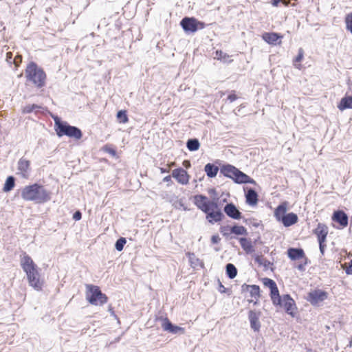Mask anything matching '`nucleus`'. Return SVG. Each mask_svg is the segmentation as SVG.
<instances>
[{
	"mask_svg": "<svg viewBox=\"0 0 352 352\" xmlns=\"http://www.w3.org/2000/svg\"><path fill=\"white\" fill-rule=\"evenodd\" d=\"M108 311H109V313L111 314V316H113V317L117 318V316L115 314V311L113 310V307L111 305L109 306Z\"/></svg>",
	"mask_w": 352,
	"mask_h": 352,
	"instance_id": "obj_57",
	"label": "nucleus"
},
{
	"mask_svg": "<svg viewBox=\"0 0 352 352\" xmlns=\"http://www.w3.org/2000/svg\"><path fill=\"white\" fill-rule=\"evenodd\" d=\"M179 25L186 34H195L198 30H203L206 26V24L204 21H199L193 16L184 17L180 21Z\"/></svg>",
	"mask_w": 352,
	"mask_h": 352,
	"instance_id": "obj_6",
	"label": "nucleus"
},
{
	"mask_svg": "<svg viewBox=\"0 0 352 352\" xmlns=\"http://www.w3.org/2000/svg\"><path fill=\"white\" fill-rule=\"evenodd\" d=\"M60 129L57 131V136L61 138L63 136H67L75 140H80L82 137V132L80 129L76 126L70 125L67 122H65L63 125L59 126Z\"/></svg>",
	"mask_w": 352,
	"mask_h": 352,
	"instance_id": "obj_8",
	"label": "nucleus"
},
{
	"mask_svg": "<svg viewBox=\"0 0 352 352\" xmlns=\"http://www.w3.org/2000/svg\"><path fill=\"white\" fill-rule=\"evenodd\" d=\"M328 232V227L322 223H318L313 230V233L317 236L318 242H325Z\"/></svg>",
	"mask_w": 352,
	"mask_h": 352,
	"instance_id": "obj_19",
	"label": "nucleus"
},
{
	"mask_svg": "<svg viewBox=\"0 0 352 352\" xmlns=\"http://www.w3.org/2000/svg\"><path fill=\"white\" fill-rule=\"evenodd\" d=\"M280 2H281V0H272L271 1V4L274 7H277Z\"/></svg>",
	"mask_w": 352,
	"mask_h": 352,
	"instance_id": "obj_58",
	"label": "nucleus"
},
{
	"mask_svg": "<svg viewBox=\"0 0 352 352\" xmlns=\"http://www.w3.org/2000/svg\"><path fill=\"white\" fill-rule=\"evenodd\" d=\"M30 162L28 160L21 158L18 162V170L21 172L23 177H26L30 169Z\"/></svg>",
	"mask_w": 352,
	"mask_h": 352,
	"instance_id": "obj_27",
	"label": "nucleus"
},
{
	"mask_svg": "<svg viewBox=\"0 0 352 352\" xmlns=\"http://www.w3.org/2000/svg\"><path fill=\"white\" fill-rule=\"evenodd\" d=\"M283 35L278 32H266L261 35L262 39L271 45H276L281 43Z\"/></svg>",
	"mask_w": 352,
	"mask_h": 352,
	"instance_id": "obj_15",
	"label": "nucleus"
},
{
	"mask_svg": "<svg viewBox=\"0 0 352 352\" xmlns=\"http://www.w3.org/2000/svg\"><path fill=\"white\" fill-rule=\"evenodd\" d=\"M172 177L175 178L179 184L182 185L188 184L190 179L188 172L182 167L174 169L172 172Z\"/></svg>",
	"mask_w": 352,
	"mask_h": 352,
	"instance_id": "obj_16",
	"label": "nucleus"
},
{
	"mask_svg": "<svg viewBox=\"0 0 352 352\" xmlns=\"http://www.w3.org/2000/svg\"><path fill=\"white\" fill-rule=\"evenodd\" d=\"M86 300L95 306H102L108 301V296L102 292L100 287L94 285H86Z\"/></svg>",
	"mask_w": 352,
	"mask_h": 352,
	"instance_id": "obj_5",
	"label": "nucleus"
},
{
	"mask_svg": "<svg viewBox=\"0 0 352 352\" xmlns=\"http://www.w3.org/2000/svg\"><path fill=\"white\" fill-rule=\"evenodd\" d=\"M72 218L76 221H80L82 219V212L80 210L75 211Z\"/></svg>",
	"mask_w": 352,
	"mask_h": 352,
	"instance_id": "obj_44",
	"label": "nucleus"
},
{
	"mask_svg": "<svg viewBox=\"0 0 352 352\" xmlns=\"http://www.w3.org/2000/svg\"><path fill=\"white\" fill-rule=\"evenodd\" d=\"M263 285L270 289V296L272 304H278L280 298V292L276 282L270 278H262Z\"/></svg>",
	"mask_w": 352,
	"mask_h": 352,
	"instance_id": "obj_11",
	"label": "nucleus"
},
{
	"mask_svg": "<svg viewBox=\"0 0 352 352\" xmlns=\"http://www.w3.org/2000/svg\"><path fill=\"white\" fill-rule=\"evenodd\" d=\"M303 261L302 262L305 266L311 263V261L306 256L305 254V257L302 258Z\"/></svg>",
	"mask_w": 352,
	"mask_h": 352,
	"instance_id": "obj_56",
	"label": "nucleus"
},
{
	"mask_svg": "<svg viewBox=\"0 0 352 352\" xmlns=\"http://www.w3.org/2000/svg\"><path fill=\"white\" fill-rule=\"evenodd\" d=\"M253 257L254 261L257 263L258 265H261L263 264V258L261 255L254 254Z\"/></svg>",
	"mask_w": 352,
	"mask_h": 352,
	"instance_id": "obj_45",
	"label": "nucleus"
},
{
	"mask_svg": "<svg viewBox=\"0 0 352 352\" xmlns=\"http://www.w3.org/2000/svg\"><path fill=\"white\" fill-rule=\"evenodd\" d=\"M102 151L109 153L112 157L117 156V151L116 150L113 148L111 146L106 144L102 147Z\"/></svg>",
	"mask_w": 352,
	"mask_h": 352,
	"instance_id": "obj_39",
	"label": "nucleus"
},
{
	"mask_svg": "<svg viewBox=\"0 0 352 352\" xmlns=\"http://www.w3.org/2000/svg\"><path fill=\"white\" fill-rule=\"evenodd\" d=\"M208 193L212 197V200H214V199H215L214 200L216 201V203L217 204H219L220 197H219L216 189L215 188L209 189Z\"/></svg>",
	"mask_w": 352,
	"mask_h": 352,
	"instance_id": "obj_42",
	"label": "nucleus"
},
{
	"mask_svg": "<svg viewBox=\"0 0 352 352\" xmlns=\"http://www.w3.org/2000/svg\"><path fill=\"white\" fill-rule=\"evenodd\" d=\"M216 164L221 165L220 160H217L214 163H208L204 166V171L208 178H214L217 176L219 170L220 171V166Z\"/></svg>",
	"mask_w": 352,
	"mask_h": 352,
	"instance_id": "obj_20",
	"label": "nucleus"
},
{
	"mask_svg": "<svg viewBox=\"0 0 352 352\" xmlns=\"http://www.w3.org/2000/svg\"><path fill=\"white\" fill-rule=\"evenodd\" d=\"M220 232L223 236L226 237L227 240H231L234 239V236H232L231 233V226H223L220 228Z\"/></svg>",
	"mask_w": 352,
	"mask_h": 352,
	"instance_id": "obj_34",
	"label": "nucleus"
},
{
	"mask_svg": "<svg viewBox=\"0 0 352 352\" xmlns=\"http://www.w3.org/2000/svg\"><path fill=\"white\" fill-rule=\"evenodd\" d=\"M117 243H125L126 242V239L124 237L120 236L119 239H117L116 241Z\"/></svg>",
	"mask_w": 352,
	"mask_h": 352,
	"instance_id": "obj_61",
	"label": "nucleus"
},
{
	"mask_svg": "<svg viewBox=\"0 0 352 352\" xmlns=\"http://www.w3.org/2000/svg\"><path fill=\"white\" fill-rule=\"evenodd\" d=\"M328 298V293L320 289H316L308 293L307 300L311 303V305L316 306L320 302H323Z\"/></svg>",
	"mask_w": 352,
	"mask_h": 352,
	"instance_id": "obj_12",
	"label": "nucleus"
},
{
	"mask_svg": "<svg viewBox=\"0 0 352 352\" xmlns=\"http://www.w3.org/2000/svg\"><path fill=\"white\" fill-rule=\"evenodd\" d=\"M303 58V51L302 49H300L298 51V55L295 57L294 61V62H300Z\"/></svg>",
	"mask_w": 352,
	"mask_h": 352,
	"instance_id": "obj_46",
	"label": "nucleus"
},
{
	"mask_svg": "<svg viewBox=\"0 0 352 352\" xmlns=\"http://www.w3.org/2000/svg\"><path fill=\"white\" fill-rule=\"evenodd\" d=\"M250 287H251V285H248L246 283H243L241 287V294L249 292Z\"/></svg>",
	"mask_w": 352,
	"mask_h": 352,
	"instance_id": "obj_47",
	"label": "nucleus"
},
{
	"mask_svg": "<svg viewBox=\"0 0 352 352\" xmlns=\"http://www.w3.org/2000/svg\"><path fill=\"white\" fill-rule=\"evenodd\" d=\"M186 144L188 150L192 152L198 151L200 147L199 140L196 138L188 139Z\"/></svg>",
	"mask_w": 352,
	"mask_h": 352,
	"instance_id": "obj_30",
	"label": "nucleus"
},
{
	"mask_svg": "<svg viewBox=\"0 0 352 352\" xmlns=\"http://www.w3.org/2000/svg\"><path fill=\"white\" fill-rule=\"evenodd\" d=\"M52 117L54 121V131L56 134L60 129L59 126L63 125L66 121L62 120L58 116H52Z\"/></svg>",
	"mask_w": 352,
	"mask_h": 352,
	"instance_id": "obj_37",
	"label": "nucleus"
},
{
	"mask_svg": "<svg viewBox=\"0 0 352 352\" xmlns=\"http://www.w3.org/2000/svg\"><path fill=\"white\" fill-rule=\"evenodd\" d=\"M249 292L250 296L252 298H261V289L257 285H251Z\"/></svg>",
	"mask_w": 352,
	"mask_h": 352,
	"instance_id": "obj_36",
	"label": "nucleus"
},
{
	"mask_svg": "<svg viewBox=\"0 0 352 352\" xmlns=\"http://www.w3.org/2000/svg\"><path fill=\"white\" fill-rule=\"evenodd\" d=\"M239 242H251L250 240H248L246 237H241L239 239Z\"/></svg>",
	"mask_w": 352,
	"mask_h": 352,
	"instance_id": "obj_63",
	"label": "nucleus"
},
{
	"mask_svg": "<svg viewBox=\"0 0 352 352\" xmlns=\"http://www.w3.org/2000/svg\"><path fill=\"white\" fill-rule=\"evenodd\" d=\"M238 98V96L236 94V91L234 90H232L229 95L227 97L226 100L229 101L230 102H232L235 101Z\"/></svg>",
	"mask_w": 352,
	"mask_h": 352,
	"instance_id": "obj_43",
	"label": "nucleus"
},
{
	"mask_svg": "<svg viewBox=\"0 0 352 352\" xmlns=\"http://www.w3.org/2000/svg\"><path fill=\"white\" fill-rule=\"evenodd\" d=\"M256 298L255 300H254L252 299H250V300H248V302L249 303H253L254 305H258V302H259V300H258L259 298Z\"/></svg>",
	"mask_w": 352,
	"mask_h": 352,
	"instance_id": "obj_59",
	"label": "nucleus"
},
{
	"mask_svg": "<svg viewBox=\"0 0 352 352\" xmlns=\"http://www.w3.org/2000/svg\"><path fill=\"white\" fill-rule=\"evenodd\" d=\"M346 29L352 34V12L345 16Z\"/></svg>",
	"mask_w": 352,
	"mask_h": 352,
	"instance_id": "obj_38",
	"label": "nucleus"
},
{
	"mask_svg": "<svg viewBox=\"0 0 352 352\" xmlns=\"http://www.w3.org/2000/svg\"><path fill=\"white\" fill-rule=\"evenodd\" d=\"M25 74L26 80L33 83L38 89L45 86L46 74L35 62L31 61L28 64Z\"/></svg>",
	"mask_w": 352,
	"mask_h": 352,
	"instance_id": "obj_4",
	"label": "nucleus"
},
{
	"mask_svg": "<svg viewBox=\"0 0 352 352\" xmlns=\"http://www.w3.org/2000/svg\"><path fill=\"white\" fill-rule=\"evenodd\" d=\"M125 244L126 243H115V248L118 251L120 252L124 249Z\"/></svg>",
	"mask_w": 352,
	"mask_h": 352,
	"instance_id": "obj_53",
	"label": "nucleus"
},
{
	"mask_svg": "<svg viewBox=\"0 0 352 352\" xmlns=\"http://www.w3.org/2000/svg\"><path fill=\"white\" fill-rule=\"evenodd\" d=\"M243 250L246 254H251L254 252L253 243H240Z\"/></svg>",
	"mask_w": 352,
	"mask_h": 352,
	"instance_id": "obj_40",
	"label": "nucleus"
},
{
	"mask_svg": "<svg viewBox=\"0 0 352 352\" xmlns=\"http://www.w3.org/2000/svg\"><path fill=\"white\" fill-rule=\"evenodd\" d=\"M223 211L228 217L232 219L239 220L243 218L242 213L232 202L227 203L223 208Z\"/></svg>",
	"mask_w": 352,
	"mask_h": 352,
	"instance_id": "obj_17",
	"label": "nucleus"
},
{
	"mask_svg": "<svg viewBox=\"0 0 352 352\" xmlns=\"http://www.w3.org/2000/svg\"><path fill=\"white\" fill-rule=\"evenodd\" d=\"M287 202L280 204L274 210V217L278 222H280L287 214Z\"/></svg>",
	"mask_w": 352,
	"mask_h": 352,
	"instance_id": "obj_24",
	"label": "nucleus"
},
{
	"mask_svg": "<svg viewBox=\"0 0 352 352\" xmlns=\"http://www.w3.org/2000/svg\"><path fill=\"white\" fill-rule=\"evenodd\" d=\"M275 307L284 308L285 311L292 317H294L298 309L295 300L290 294L280 295L279 303L273 304Z\"/></svg>",
	"mask_w": 352,
	"mask_h": 352,
	"instance_id": "obj_7",
	"label": "nucleus"
},
{
	"mask_svg": "<svg viewBox=\"0 0 352 352\" xmlns=\"http://www.w3.org/2000/svg\"><path fill=\"white\" fill-rule=\"evenodd\" d=\"M300 272H305V265L301 262L298 263L296 267Z\"/></svg>",
	"mask_w": 352,
	"mask_h": 352,
	"instance_id": "obj_52",
	"label": "nucleus"
},
{
	"mask_svg": "<svg viewBox=\"0 0 352 352\" xmlns=\"http://www.w3.org/2000/svg\"><path fill=\"white\" fill-rule=\"evenodd\" d=\"M231 233L232 236H234V239H236V236L248 235L247 229L243 226L234 223L233 226H231Z\"/></svg>",
	"mask_w": 352,
	"mask_h": 352,
	"instance_id": "obj_28",
	"label": "nucleus"
},
{
	"mask_svg": "<svg viewBox=\"0 0 352 352\" xmlns=\"http://www.w3.org/2000/svg\"><path fill=\"white\" fill-rule=\"evenodd\" d=\"M281 2L285 6H288L290 3H291V0H281Z\"/></svg>",
	"mask_w": 352,
	"mask_h": 352,
	"instance_id": "obj_64",
	"label": "nucleus"
},
{
	"mask_svg": "<svg viewBox=\"0 0 352 352\" xmlns=\"http://www.w3.org/2000/svg\"><path fill=\"white\" fill-rule=\"evenodd\" d=\"M21 266L26 274L30 286L36 291H41L43 281L41 280L39 268L32 258L25 252H24L23 256L21 259Z\"/></svg>",
	"mask_w": 352,
	"mask_h": 352,
	"instance_id": "obj_1",
	"label": "nucleus"
},
{
	"mask_svg": "<svg viewBox=\"0 0 352 352\" xmlns=\"http://www.w3.org/2000/svg\"><path fill=\"white\" fill-rule=\"evenodd\" d=\"M157 320L161 321L163 331L172 333L182 335L185 333V329L173 324L167 317L160 316Z\"/></svg>",
	"mask_w": 352,
	"mask_h": 352,
	"instance_id": "obj_10",
	"label": "nucleus"
},
{
	"mask_svg": "<svg viewBox=\"0 0 352 352\" xmlns=\"http://www.w3.org/2000/svg\"><path fill=\"white\" fill-rule=\"evenodd\" d=\"M245 202L250 206H255L258 204V195L257 192L252 188H248V191L245 192Z\"/></svg>",
	"mask_w": 352,
	"mask_h": 352,
	"instance_id": "obj_22",
	"label": "nucleus"
},
{
	"mask_svg": "<svg viewBox=\"0 0 352 352\" xmlns=\"http://www.w3.org/2000/svg\"><path fill=\"white\" fill-rule=\"evenodd\" d=\"M160 170L161 173H166L169 172V169L164 167L160 168Z\"/></svg>",
	"mask_w": 352,
	"mask_h": 352,
	"instance_id": "obj_62",
	"label": "nucleus"
},
{
	"mask_svg": "<svg viewBox=\"0 0 352 352\" xmlns=\"http://www.w3.org/2000/svg\"><path fill=\"white\" fill-rule=\"evenodd\" d=\"M220 174L232 179L236 184H256L254 179L228 163H224L220 166Z\"/></svg>",
	"mask_w": 352,
	"mask_h": 352,
	"instance_id": "obj_3",
	"label": "nucleus"
},
{
	"mask_svg": "<svg viewBox=\"0 0 352 352\" xmlns=\"http://www.w3.org/2000/svg\"><path fill=\"white\" fill-rule=\"evenodd\" d=\"M226 269V274L227 277L230 279L234 278L237 275V268L232 263H227L225 267Z\"/></svg>",
	"mask_w": 352,
	"mask_h": 352,
	"instance_id": "obj_31",
	"label": "nucleus"
},
{
	"mask_svg": "<svg viewBox=\"0 0 352 352\" xmlns=\"http://www.w3.org/2000/svg\"><path fill=\"white\" fill-rule=\"evenodd\" d=\"M15 186V177L12 175L8 176L4 183L3 190L5 192L11 191Z\"/></svg>",
	"mask_w": 352,
	"mask_h": 352,
	"instance_id": "obj_33",
	"label": "nucleus"
},
{
	"mask_svg": "<svg viewBox=\"0 0 352 352\" xmlns=\"http://www.w3.org/2000/svg\"><path fill=\"white\" fill-rule=\"evenodd\" d=\"M223 195H225V197H223L221 201L222 202H227V197L229 196V193H226L225 194L224 192L222 193L221 196V197H223ZM220 204V201L219 202V205Z\"/></svg>",
	"mask_w": 352,
	"mask_h": 352,
	"instance_id": "obj_60",
	"label": "nucleus"
},
{
	"mask_svg": "<svg viewBox=\"0 0 352 352\" xmlns=\"http://www.w3.org/2000/svg\"><path fill=\"white\" fill-rule=\"evenodd\" d=\"M116 118L119 123L125 124L129 122L127 111L126 110H119L117 112Z\"/></svg>",
	"mask_w": 352,
	"mask_h": 352,
	"instance_id": "obj_35",
	"label": "nucleus"
},
{
	"mask_svg": "<svg viewBox=\"0 0 352 352\" xmlns=\"http://www.w3.org/2000/svg\"><path fill=\"white\" fill-rule=\"evenodd\" d=\"M194 203L196 206L203 211L205 214L209 210L217 208L219 204L216 203V201L208 200V197L204 195H197L194 197Z\"/></svg>",
	"mask_w": 352,
	"mask_h": 352,
	"instance_id": "obj_9",
	"label": "nucleus"
},
{
	"mask_svg": "<svg viewBox=\"0 0 352 352\" xmlns=\"http://www.w3.org/2000/svg\"><path fill=\"white\" fill-rule=\"evenodd\" d=\"M261 315V311L250 310L248 311V320L250 327L254 332H258L261 329V322L259 318Z\"/></svg>",
	"mask_w": 352,
	"mask_h": 352,
	"instance_id": "obj_14",
	"label": "nucleus"
},
{
	"mask_svg": "<svg viewBox=\"0 0 352 352\" xmlns=\"http://www.w3.org/2000/svg\"><path fill=\"white\" fill-rule=\"evenodd\" d=\"M22 199L26 201L44 204L51 200V192L38 183L25 186L21 190Z\"/></svg>",
	"mask_w": 352,
	"mask_h": 352,
	"instance_id": "obj_2",
	"label": "nucleus"
},
{
	"mask_svg": "<svg viewBox=\"0 0 352 352\" xmlns=\"http://www.w3.org/2000/svg\"><path fill=\"white\" fill-rule=\"evenodd\" d=\"M163 182L167 183V186H170L173 184L170 175H167L163 178Z\"/></svg>",
	"mask_w": 352,
	"mask_h": 352,
	"instance_id": "obj_49",
	"label": "nucleus"
},
{
	"mask_svg": "<svg viewBox=\"0 0 352 352\" xmlns=\"http://www.w3.org/2000/svg\"><path fill=\"white\" fill-rule=\"evenodd\" d=\"M345 273L347 275L352 274V259L350 261L348 267L345 269Z\"/></svg>",
	"mask_w": 352,
	"mask_h": 352,
	"instance_id": "obj_48",
	"label": "nucleus"
},
{
	"mask_svg": "<svg viewBox=\"0 0 352 352\" xmlns=\"http://www.w3.org/2000/svg\"><path fill=\"white\" fill-rule=\"evenodd\" d=\"M243 222L248 226H252L255 228L258 227L260 225V223L254 219H243Z\"/></svg>",
	"mask_w": 352,
	"mask_h": 352,
	"instance_id": "obj_41",
	"label": "nucleus"
},
{
	"mask_svg": "<svg viewBox=\"0 0 352 352\" xmlns=\"http://www.w3.org/2000/svg\"><path fill=\"white\" fill-rule=\"evenodd\" d=\"M318 244H319V249H320V252L321 253V255L324 256V251H325V249L327 248V243H318Z\"/></svg>",
	"mask_w": 352,
	"mask_h": 352,
	"instance_id": "obj_51",
	"label": "nucleus"
},
{
	"mask_svg": "<svg viewBox=\"0 0 352 352\" xmlns=\"http://www.w3.org/2000/svg\"><path fill=\"white\" fill-rule=\"evenodd\" d=\"M337 107L341 111L352 109V95L346 94L338 103Z\"/></svg>",
	"mask_w": 352,
	"mask_h": 352,
	"instance_id": "obj_23",
	"label": "nucleus"
},
{
	"mask_svg": "<svg viewBox=\"0 0 352 352\" xmlns=\"http://www.w3.org/2000/svg\"><path fill=\"white\" fill-rule=\"evenodd\" d=\"M218 291L221 294H224L226 292V287L223 285L219 279H218Z\"/></svg>",
	"mask_w": 352,
	"mask_h": 352,
	"instance_id": "obj_50",
	"label": "nucleus"
},
{
	"mask_svg": "<svg viewBox=\"0 0 352 352\" xmlns=\"http://www.w3.org/2000/svg\"><path fill=\"white\" fill-rule=\"evenodd\" d=\"M273 263L270 262V261L268 260H263V264L261 265H263L265 268H267L270 265H273Z\"/></svg>",
	"mask_w": 352,
	"mask_h": 352,
	"instance_id": "obj_54",
	"label": "nucleus"
},
{
	"mask_svg": "<svg viewBox=\"0 0 352 352\" xmlns=\"http://www.w3.org/2000/svg\"><path fill=\"white\" fill-rule=\"evenodd\" d=\"M331 220L339 224V228H344L348 225L349 217L342 210H337L333 212Z\"/></svg>",
	"mask_w": 352,
	"mask_h": 352,
	"instance_id": "obj_13",
	"label": "nucleus"
},
{
	"mask_svg": "<svg viewBox=\"0 0 352 352\" xmlns=\"http://www.w3.org/2000/svg\"><path fill=\"white\" fill-rule=\"evenodd\" d=\"M45 109L44 107H43L41 105H38L36 104H28L23 109V113H31L33 111L35 113H40L43 112V111Z\"/></svg>",
	"mask_w": 352,
	"mask_h": 352,
	"instance_id": "obj_32",
	"label": "nucleus"
},
{
	"mask_svg": "<svg viewBox=\"0 0 352 352\" xmlns=\"http://www.w3.org/2000/svg\"><path fill=\"white\" fill-rule=\"evenodd\" d=\"M214 58L224 63H230L233 61L232 59H230V56L224 53L222 50H217L214 52Z\"/></svg>",
	"mask_w": 352,
	"mask_h": 352,
	"instance_id": "obj_29",
	"label": "nucleus"
},
{
	"mask_svg": "<svg viewBox=\"0 0 352 352\" xmlns=\"http://www.w3.org/2000/svg\"><path fill=\"white\" fill-rule=\"evenodd\" d=\"M220 238L219 235L214 234L211 236L210 242H219Z\"/></svg>",
	"mask_w": 352,
	"mask_h": 352,
	"instance_id": "obj_55",
	"label": "nucleus"
},
{
	"mask_svg": "<svg viewBox=\"0 0 352 352\" xmlns=\"http://www.w3.org/2000/svg\"><path fill=\"white\" fill-rule=\"evenodd\" d=\"M298 220V215L296 213L291 212L287 213L280 223H281L285 227H289L296 223Z\"/></svg>",
	"mask_w": 352,
	"mask_h": 352,
	"instance_id": "obj_25",
	"label": "nucleus"
},
{
	"mask_svg": "<svg viewBox=\"0 0 352 352\" xmlns=\"http://www.w3.org/2000/svg\"><path fill=\"white\" fill-rule=\"evenodd\" d=\"M206 219L209 223L212 224L221 221L225 217L223 213L219 208V207L217 208L209 210L207 212V213H206Z\"/></svg>",
	"mask_w": 352,
	"mask_h": 352,
	"instance_id": "obj_18",
	"label": "nucleus"
},
{
	"mask_svg": "<svg viewBox=\"0 0 352 352\" xmlns=\"http://www.w3.org/2000/svg\"><path fill=\"white\" fill-rule=\"evenodd\" d=\"M186 256L188 257L190 265L192 268H196L197 267H200L201 268L204 267V262L199 258L195 256V253L191 252H186Z\"/></svg>",
	"mask_w": 352,
	"mask_h": 352,
	"instance_id": "obj_26",
	"label": "nucleus"
},
{
	"mask_svg": "<svg viewBox=\"0 0 352 352\" xmlns=\"http://www.w3.org/2000/svg\"><path fill=\"white\" fill-rule=\"evenodd\" d=\"M287 255L291 261H296L305 257V251L301 248H289Z\"/></svg>",
	"mask_w": 352,
	"mask_h": 352,
	"instance_id": "obj_21",
	"label": "nucleus"
}]
</instances>
